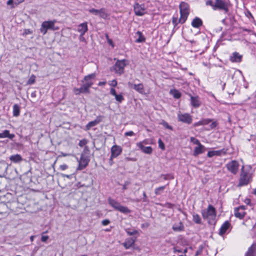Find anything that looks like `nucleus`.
I'll return each mask as SVG.
<instances>
[{
  "mask_svg": "<svg viewBox=\"0 0 256 256\" xmlns=\"http://www.w3.org/2000/svg\"><path fill=\"white\" fill-rule=\"evenodd\" d=\"M106 38H107L108 42V44L110 46H111L112 47H114V44L112 40L108 38V35L106 36Z\"/></svg>",
  "mask_w": 256,
  "mask_h": 256,
  "instance_id": "nucleus-48",
  "label": "nucleus"
},
{
  "mask_svg": "<svg viewBox=\"0 0 256 256\" xmlns=\"http://www.w3.org/2000/svg\"><path fill=\"white\" fill-rule=\"evenodd\" d=\"M202 24V20L198 18H195L192 22V26L195 28H198Z\"/></svg>",
  "mask_w": 256,
  "mask_h": 256,
  "instance_id": "nucleus-23",
  "label": "nucleus"
},
{
  "mask_svg": "<svg viewBox=\"0 0 256 256\" xmlns=\"http://www.w3.org/2000/svg\"><path fill=\"white\" fill-rule=\"evenodd\" d=\"M202 214L204 218H206L210 222L211 220H214L216 216V212L215 208L210 205L206 210L202 212Z\"/></svg>",
  "mask_w": 256,
  "mask_h": 256,
  "instance_id": "nucleus-5",
  "label": "nucleus"
},
{
  "mask_svg": "<svg viewBox=\"0 0 256 256\" xmlns=\"http://www.w3.org/2000/svg\"><path fill=\"white\" fill-rule=\"evenodd\" d=\"M246 256H256V243L248 250Z\"/></svg>",
  "mask_w": 256,
  "mask_h": 256,
  "instance_id": "nucleus-25",
  "label": "nucleus"
},
{
  "mask_svg": "<svg viewBox=\"0 0 256 256\" xmlns=\"http://www.w3.org/2000/svg\"><path fill=\"white\" fill-rule=\"evenodd\" d=\"M142 152L144 154H150L152 152V148L151 146H145Z\"/></svg>",
  "mask_w": 256,
  "mask_h": 256,
  "instance_id": "nucleus-37",
  "label": "nucleus"
},
{
  "mask_svg": "<svg viewBox=\"0 0 256 256\" xmlns=\"http://www.w3.org/2000/svg\"><path fill=\"white\" fill-rule=\"evenodd\" d=\"M110 94L114 96L117 94L114 88H110Z\"/></svg>",
  "mask_w": 256,
  "mask_h": 256,
  "instance_id": "nucleus-51",
  "label": "nucleus"
},
{
  "mask_svg": "<svg viewBox=\"0 0 256 256\" xmlns=\"http://www.w3.org/2000/svg\"><path fill=\"white\" fill-rule=\"evenodd\" d=\"M88 30V24L86 22H84L78 26V32L84 35Z\"/></svg>",
  "mask_w": 256,
  "mask_h": 256,
  "instance_id": "nucleus-18",
  "label": "nucleus"
},
{
  "mask_svg": "<svg viewBox=\"0 0 256 256\" xmlns=\"http://www.w3.org/2000/svg\"><path fill=\"white\" fill-rule=\"evenodd\" d=\"M125 136H131L134 135V132L132 131L127 132L124 134Z\"/></svg>",
  "mask_w": 256,
  "mask_h": 256,
  "instance_id": "nucleus-52",
  "label": "nucleus"
},
{
  "mask_svg": "<svg viewBox=\"0 0 256 256\" xmlns=\"http://www.w3.org/2000/svg\"><path fill=\"white\" fill-rule=\"evenodd\" d=\"M184 225L181 222H179L178 224H174L172 226V229L174 231L180 232L184 230Z\"/></svg>",
  "mask_w": 256,
  "mask_h": 256,
  "instance_id": "nucleus-29",
  "label": "nucleus"
},
{
  "mask_svg": "<svg viewBox=\"0 0 256 256\" xmlns=\"http://www.w3.org/2000/svg\"><path fill=\"white\" fill-rule=\"evenodd\" d=\"M109 84L112 86H116L117 85V81L116 80H113L109 82Z\"/></svg>",
  "mask_w": 256,
  "mask_h": 256,
  "instance_id": "nucleus-45",
  "label": "nucleus"
},
{
  "mask_svg": "<svg viewBox=\"0 0 256 256\" xmlns=\"http://www.w3.org/2000/svg\"><path fill=\"white\" fill-rule=\"evenodd\" d=\"M186 252H187V249L186 248V249H185V250H184V253H186Z\"/></svg>",
  "mask_w": 256,
  "mask_h": 256,
  "instance_id": "nucleus-62",
  "label": "nucleus"
},
{
  "mask_svg": "<svg viewBox=\"0 0 256 256\" xmlns=\"http://www.w3.org/2000/svg\"><path fill=\"white\" fill-rule=\"evenodd\" d=\"M100 122V120H96L94 121L90 122H88L86 126L85 130H90V128L93 126H96Z\"/></svg>",
  "mask_w": 256,
  "mask_h": 256,
  "instance_id": "nucleus-28",
  "label": "nucleus"
},
{
  "mask_svg": "<svg viewBox=\"0 0 256 256\" xmlns=\"http://www.w3.org/2000/svg\"><path fill=\"white\" fill-rule=\"evenodd\" d=\"M89 11L90 13L94 14L96 15L100 13V11L94 8L90 9Z\"/></svg>",
  "mask_w": 256,
  "mask_h": 256,
  "instance_id": "nucleus-46",
  "label": "nucleus"
},
{
  "mask_svg": "<svg viewBox=\"0 0 256 256\" xmlns=\"http://www.w3.org/2000/svg\"><path fill=\"white\" fill-rule=\"evenodd\" d=\"M244 202L246 204H249L250 203V200L249 198H246L244 200Z\"/></svg>",
  "mask_w": 256,
  "mask_h": 256,
  "instance_id": "nucleus-54",
  "label": "nucleus"
},
{
  "mask_svg": "<svg viewBox=\"0 0 256 256\" xmlns=\"http://www.w3.org/2000/svg\"><path fill=\"white\" fill-rule=\"evenodd\" d=\"M49 237L48 236H42L41 238V240L43 242H46V240L48 239Z\"/></svg>",
  "mask_w": 256,
  "mask_h": 256,
  "instance_id": "nucleus-50",
  "label": "nucleus"
},
{
  "mask_svg": "<svg viewBox=\"0 0 256 256\" xmlns=\"http://www.w3.org/2000/svg\"><path fill=\"white\" fill-rule=\"evenodd\" d=\"M70 155V154L62 152L61 155L59 156L58 157L60 156L65 157V156H69Z\"/></svg>",
  "mask_w": 256,
  "mask_h": 256,
  "instance_id": "nucleus-55",
  "label": "nucleus"
},
{
  "mask_svg": "<svg viewBox=\"0 0 256 256\" xmlns=\"http://www.w3.org/2000/svg\"><path fill=\"white\" fill-rule=\"evenodd\" d=\"M222 152V150H212L210 151L208 153V156L209 158H212L214 156H220Z\"/></svg>",
  "mask_w": 256,
  "mask_h": 256,
  "instance_id": "nucleus-32",
  "label": "nucleus"
},
{
  "mask_svg": "<svg viewBox=\"0 0 256 256\" xmlns=\"http://www.w3.org/2000/svg\"><path fill=\"white\" fill-rule=\"evenodd\" d=\"M166 186H162L155 189L154 192L156 194H160L165 189Z\"/></svg>",
  "mask_w": 256,
  "mask_h": 256,
  "instance_id": "nucleus-39",
  "label": "nucleus"
},
{
  "mask_svg": "<svg viewBox=\"0 0 256 256\" xmlns=\"http://www.w3.org/2000/svg\"><path fill=\"white\" fill-rule=\"evenodd\" d=\"M106 84V82H100L98 84V85L100 86H102L105 85Z\"/></svg>",
  "mask_w": 256,
  "mask_h": 256,
  "instance_id": "nucleus-57",
  "label": "nucleus"
},
{
  "mask_svg": "<svg viewBox=\"0 0 256 256\" xmlns=\"http://www.w3.org/2000/svg\"><path fill=\"white\" fill-rule=\"evenodd\" d=\"M193 220L196 224H200L201 222V218L198 214H193Z\"/></svg>",
  "mask_w": 256,
  "mask_h": 256,
  "instance_id": "nucleus-36",
  "label": "nucleus"
},
{
  "mask_svg": "<svg viewBox=\"0 0 256 256\" xmlns=\"http://www.w3.org/2000/svg\"><path fill=\"white\" fill-rule=\"evenodd\" d=\"M206 4L210 6L214 10H221L226 12L228 11L227 4L222 0H208L206 2Z\"/></svg>",
  "mask_w": 256,
  "mask_h": 256,
  "instance_id": "nucleus-1",
  "label": "nucleus"
},
{
  "mask_svg": "<svg viewBox=\"0 0 256 256\" xmlns=\"http://www.w3.org/2000/svg\"><path fill=\"white\" fill-rule=\"evenodd\" d=\"M178 22H179V20H178V18H172V23L174 25H176Z\"/></svg>",
  "mask_w": 256,
  "mask_h": 256,
  "instance_id": "nucleus-53",
  "label": "nucleus"
},
{
  "mask_svg": "<svg viewBox=\"0 0 256 256\" xmlns=\"http://www.w3.org/2000/svg\"><path fill=\"white\" fill-rule=\"evenodd\" d=\"M10 160L16 163L20 162L22 160V158L20 155L16 154L15 155L11 156L10 158Z\"/></svg>",
  "mask_w": 256,
  "mask_h": 256,
  "instance_id": "nucleus-26",
  "label": "nucleus"
},
{
  "mask_svg": "<svg viewBox=\"0 0 256 256\" xmlns=\"http://www.w3.org/2000/svg\"><path fill=\"white\" fill-rule=\"evenodd\" d=\"M83 88H84L83 86H82L80 88H74V92L76 94H79L80 93H84V92L88 93L87 90H85Z\"/></svg>",
  "mask_w": 256,
  "mask_h": 256,
  "instance_id": "nucleus-34",
  "label": "nucleus"
},
{
  "mask_svg": "<svg viewBox=\"0 0 256 256\" xmlns=\"http://www.w3.org/2000/svg\"><path fill=\"white\" fill-rule=\"evenodd\" d=\"M68 168V166L66 164H63L60 166V169L62 170H64Z\"/></svg>",
  "mask_w": 256,
  "mask_h": 256,
  "instance_id": "nucleus-47",
  "label": "nucleus"
},
{
  "mask_svg": "<svg viewBox=\"0 0 256 256\" xmlns=\"http://www.w3.org/2000/svg\"><path fill=\"white\" fill-rule=\"evenodd\" d=\"M128 64V62L126 60H117L115 64L111 68V70L121 75L124 73V68Z\"/></svg>",
  "mask_w": 256,
  "mask_h": 256,
  "instance_id": "nucleus-3",
  "label": "nucleus"
},
{
  "mask_svg": "<svg viewBox=\"0 0 256 256\" xmlns=\"http://www.w3.org/2000/svg\"><path fill=\"white\" fill-rule=\"evenodd\" d=\"M32 34V30L30 29H24L23 30V32L22 35L24 36H26L27 35L30 34Z\"/></svg>",
  "mask_w": 256,
  "mask_h": 256,
  "instance_id": "nucleus-40",
  "label": "nucleus"
},
{
  "mask_svg": "<svg viewBox=\"0 0 256 256\" xmlns=\"http://www.w3.org/2000/svg\"><path fill=\"white\" fill-rule=\"evenodd\" d=\"M190 98V103L194 108H198L201 104V102L198 96H192L189 94Z\"/></svg>",
  "mask_w": 256,
  "mask_h": 256,
  "instance_id": "nucleus-16",
  "label": "nucleus"
},
{
  "mask_svg": "<svg viewBox=\"0 0 256 256\" xmlns=\"http://www.w3.org/2000/svg\"><path fill=\"white\" fill-rule=\"evenodd\" d=\"M55 22V20L44 22L42 24L40 28L41 32H42L44 34H45L47 32V30L49 29L52 30H58V28L54 27Z\"/></svg>",
  "mask_w": 256,
  "mask_h": 256,
  "instance_id": "nucleus-7",
  "label": "nucleus"
},
{
  "mask_svg": "<svg viewBox=\"0 0 256 256\" xmlns=\"http://www.w3.org/2000/svg\"><path fill=\"white\" fill-rule=\"evenodd\" d=\"M242 58V56L240 54L237 52H234L232 54V56H230V60L232 62H241Z\"/></svg>",
  "mask_w": 256,
  "mask_h": 256,
  "instance_id": "nucleus-21",
  "label": "nucleus"
},
{
  "mask_svg": "<svg viewBox=\"0 0 256 256\" xmlns=\"http://www.w3.org/2000/svg\"><path fill=\"white\" fill-rule=\"evenodd\" d=\"M190 142H192L194 144H196L197 146L199 145L200 144H201L198 140L194 137H192L190 138Z\"/></svg>",
  "mask_w": 256,
  "mask_h": 256,
  "instance_id": "nucleus-42",
  "label": "nucleus"
},
{
  "mask_svg": "<svg viewBox=\"0 0 256 256\" xmlns=\"http://www.w3.org/2000/svg\"><path fill=\"white\" fill-rule=\"evenodd\" d=\"M180 256H186V255H180Z\"/></svg>",
  "mask_w": 256,
  "mask_h": 256,
  "instance_id": "nucleus-64",
  "label": "nucleus"
},
{
  "mask_svg": "<svg viewBox=\"0 0 256 256\" xmlns=\"http://www.w3.org/2000/svg\"><path fill=\"white\" fill-rule=\"evenodd\" d=\"M110 223V221L108 220H103L102 224L103 226H107Z\"/></svg>",
  "mask_w": 256,
  "mask_h": 256,
  "instance_id": "nucleus-49",
  "label": "nucleus"
},
{
  "mask_svg": "<svg viewBox=\"0 0 256 256\" xmlns=\"http://www.w3.org/2000/svg\"><path fill=\"white\" fill-rule=\"evenodd\" d=\"M20 112L19 106L17 104H14L13 106V116H19Z\"/></svg>",
  "mask_w": 256,
  "mask_h": 256,
  "instance_id": "nucleus-33",
  "label": "nucleus"
},
{
  "mask_svg": "<svg viewBox=\"0 0 256 256\" xmlns=\"http://www.w3.org/2000/svg\"><path fill=\"white\" fill-rule=\"evenodd\" d=\"M128 232V234H129V235H132L136 233L135 232Z\"/></svg>",
  "mask_w": 256,
  "mask_h": 256,
  "instance_id": "nucleus-59",
  "label": "nucleus"
},
{
  "mask_svg": "<svg viewBox=\"0 0 256 256\" xmlns=\"http://www.w3.org/2000/svg\"><path fill=\"white\" fill-rule=\"evenodd\" d=\"M143 142V144H148V140H144L142 142Z\"/></svg>",
  "mask_w": 256,
  "mask_h": 256,
  "instance_id": "nucleus-58",
  "label": "nucleus"
},
{
  "mask_svg": "<svg viewBox=\"0 0 256 256\" xmlns=\"http://www.w3.org/2000/svg\"><path fill=\"white\" fill-rule=\"evenodd\" d=\"M122 148L118 145H114L110 149L111 155L110 160H112L114 158H116L120 156L122 152Z\"/></svg>",
  "mask_w": 256,
  "mask_h": 256,
  "instance_id": "nucleus-11",
  "label": "nucleus"
},
{
  "mask_svg": "<svg viewBox=\"0 0 256 256\" xmlns=\"http://www.w3.org/2000/svg\"><path fill=\"white\" fill-rule=\"evenodd\" d=\"M128 86L133 88L134 90H136L138 92L141 94H144V89L143 84H132L130 82H129L128 84Z\"/></svg>",
  "mask_w": 256,
  "mask_h": 256,
  "instance_id": "nucleus-14",
  "label": "nucleus"
},
{
  "mask_svg": "<svg viewBox=\"0 0 256 256\" xmlns=\"http://www.w3.org/2000/svg\"><path fill=\"white\" fill-rule=\"evenodd\" d=\"M36 81V76L34 74H32L28 80L27 82V84L28 85H31L34 84L35 82Z\"/></svg>",
  "mask_w": 256,
  "mask_h": 256,
  "instance_id": "nucleus-35",
  "label": "nucleus"
},
{
  "mask_svg": "<svg viewBox=\"0 0 256 256\" xmlns=\"http://www.w3.org/2000/svg\"><path fill=\"white\" fill-rule=\"evenodd\" d=\"M180 16L179 23L184 24L186 20L190 13L189 6L188 4L182 2L180 5Z\"/></svg>",
  "mask_w": 256,
  "mask_h": 256,
  "instance_id": "nucleus-2",
  "label": "nucleus"
},
{
  "mask_svg": "<svg viewBox=\"0 0 256 256\" xmlns=\"http://www.w3.org/2000/svg\"><path fill=\"white\" fill-rule=\"evenodd\" d=\"M24 1V0H8L7 2V4L10 6L12 8H14Z\"/></svg>",
  "mask_w": 256,
  "mask_h": 256,
  "instance_id": "nucleus-27",
  "label": "nucleus"
},
{
  "mask_svg": "<svg viewBox=\"0 0 256 256\" xmlns=\"http://www.w3.org/2000/svg\"><path fill=\"white\" fill-rule=\"evenodd\" d=\"M210 122V120L209 119H204L202 120H200L198 122H195L194 124V126H202V125H206L209 124Z\"/></svg>",
  "mask_w": 256,
  "mask_h": 256,
  "instance_id": "nucleus-30",
  "label": "nucleus"
},
{
  "mask_svg": "<svg viewBox=\"0 0 256 256\" xmlns=\"http://www.w3.org/2000/svg\"><path fill=\"white\" fill-rule=\"evenodd\" d=\"M245 206H241L234 209V215L236 218H242L246 215Z\"/></svg>",
  "mask_w": 256,
  "mask_h": 256,
  "instance_id": "nucleus-13",
  "label": "nucleus"
},
{
  "mask_svg": "<svg viewBox=\"0 0 256 256\" xmlns=\"http://www.w3.org/2000/svg\"><path fill=\"white\" fill-rule=\"evenodd\" d=\"M115 99L119 103H121L123 100H124V96L122 95V94H116L115 96Z\"/></svg>",
  "mask_w": 256,
  "mask_h": 256,
  "instance_id": "nucleus-38",
  "label": "nucleus"
},
{
  "mask_svg": "<svg viewBox=\"0 0 256 256\" xmlns=\"http://www.w3.org/2000/svg\"><path fill=\"white\" fill-rule=\"evenodd\" d=\"M90 159L88 158L86 156L82 154L80 159L78 160V166L77 168V170H82L84 169L88 165Z\"/></svg>",
  "mask_w": 256,
  "mask_h": 256,
  "instance_id": "nucleus-10",
  "label": "nucleus"
},
{
  "mask_svg": "<svg viewBox=\"0 0 256 256\" xmlns=\"http://www.w3.org/2000/svg\"><path fill=\"white\" fill-rule=\"evenodd\" d=\"M80 41H82V42H85L86 41L85 38L83 36V35H81V34H80Z\"/></svg>",
  "mask_w": 256,
  "mask_h": 256,
  "instance_id": "nucleus-56",
  "label": "nucleus"
},
{
  "mask_svg": "<svg viewBox=\"0 0 256 256\" xmlns=\"http://www.w3.org/2000/svg\"><path fill=\"white\" fill-rule=\"evenodd\" d=\"M160 124L162 125L164 128H168V129H170V130H172V127L170 126L168 122H166L164 121V120H162L161 122H160Z\"/></svg>",
  "mask_w": 256,
  "mask_h": 256,
  "instance_id": "nucleus-41",
  "label": "nucleus"
},
{
  "mask_svg": "<svg viewBox=\"0 0 256 256\" xmlns=\"http://www.w3.org/2000/svg\"><path fill=\"white\" fill-rule=\"evenodd\" d=\"M64 176L68 178H70V177L69 175H64Z\"/></svg>",
  "mask_w": 256,
  "mask_h": 256,
  "instance_id": "nucleus-61",
  "label": "nucleus"
},
{
  "mask_svg": "<svg viewBox=\"0 0 256 256\" xmlns=\"http://www.w3.org/2000/svg\"><path fill=\"white\" fill-rule=\"evenodd\" d=\"M134 10L136 15L142 16L146 13V10L144 6L136 4L134 6Z\"/></svg>",
  "mask_w": 256,
  "mask_h": 256,
  "instance_id": "nucleus-15",
  "label": "nucleus"
},
{
  "mask_svg": "<svg viewBox=\"0 0 256 256\" xmlns=\"http://www.w3.org/2000/svg\"><path fill=\"white\" fill-rule=\"evenodd\" d=\"M34 236H32L30 237V240L31 242H32L34 240Z\"/></svg>",
  "mask_w": 256,
  "mask_h": 256,
  "instance_id": "nucleus-60",
  "label": "nucleus"
},
{
  "mask_svg": "<svg viewBox=\"0 0 256 256\" xmlns=\"http://www.w3.org/2000/svg\"><path fill=\"white\" fill-rule=\"evenodd\" d=\"M254 193L256 194V188L254 190Z\"/></svg>",
  "mask_w": 256,
  "mask_h": 256,
  "instance_id": "nucleus-63",
  "label": "nucleus"
},
{
  "mask_svg": "<svg viewBox=\"0 0 256 256\" xmlns=\"http://www.w3.org/2000/svg\"><path fill=\"white\" fill-rule=\"evenodd\" d=\"M96 74L94 73L86 76L83 80L84 89L89 92V88L93 84V80L95 79Z\"/></svg>",
  "mask_w": 256,
  "mask_h": 256,
  "instance_id": "nucleus-6",
  "label": "nucleus"
},
{
  "mask_svg": "<svg viewBox=\"0 0 256 256\" xmlns=\"http://www.w3.org/2000/svg\"><path fill=\"white\" fill-rule=\"evenodd\" d=\"M226 167L231 173L236 174L239 168V164L237 161L232 160L226 164Z\"/></svg>",
  "mask_w": 256,
  "mask_h": 256,
  "instance_id": "nucleus-9",
  "label": "nucleus"
},
{
  "mask_svg": "<svg viewBox=\"0 0 256 256\" xmlns=\"http://www.w3.org/2000/svg\"><path fill=\"white\" fill-rule=\"evenodd\" d=\"M158 146H159V148H160L162 150H164V148H165V146H164V142H162V140H161V139H159L158 140Z\"/></svg>",
  "mask_w": 256,
  "mask_h": 256,
  "instance_id": "nucleus-43",
  "label": "nucleus"
},
{
  "mask_svg": "<svg viewBox=\"0 0 256 256\" xmlns=\"http://www.w3.org/2000/svg\"><path fill=\"white\" fill-rule=\"evenodd\" d=\"M135 240L132 238H126L124 242L122 244L125 248L126 249H128L130 248L134 244Z\"/></svg>",
  "mask_w": 256,
  "mask_h": 256,
  "instance_id": "nucleus-19",
  "label": "nucleus"
},
{
  "mask_svg": "<svg viewBox=\"0 0 256 256\" xmlns=\"http://www.w3.org/2000/svg\"><path fill=\"white\" fill-rule=\"evenodd\" d=\"M136 146L142 151L144 150V147H145L144 146L143 142H139L136 143Z\"/></svg>",
  "mask_w": 256,
  "mask_h": 256,
  "instance_id": "nucleus-44",
  "label": "nucleus"
},
{
  "mask_svg": "<svg viewBox=\"0 0 256 256\" xmlns=\"http://www.w3.org/2000/svg\"><path fill=\"white\" fill-rule=\"evenodd\" d=\"M170 93L175 98L178 99V98H180L181 96L180 92L178 90L176 89L171 90L170 92Z\"/></svg>",
  "mask_w": 256,
  "mask_h": 256,
  "instance_id": "nucleus-31",
  "label": "nucleus"
},
{
  "mask_svg": "<svg viewBox=\"0 0 256 256\" xmlns=\"http://www.w3.org/2000/svg\"><path fill=\"white\" fill-rule=\"evenodd\" d=\"M135 37L137 38L136 40V42L140 43L144 42L146 40L144 36L142 34L140 31H138L136 33Z\"/></svg>",
  "mask_w": 256,
  "mask_h": 256,
  "instance_id": "nucleus-24",
  "label": "nucleus"
},
{
  "mask_svg": "<svg viewBox=\"0 0 256 256\" xmlns=\"http://www.w3.org/2000/svg\"><path fill=\"white\" fill-rule=\"evenodd\" d=\"M205 151L204 146L202 144H200L195 147L194 151V155L196 156L204 152Z\"/></svg>",
  "mask_w": 256,
  "mask_h": 256,
  "instance_id": "nucleus-20",
  "label": "nucleus"
},
{
  "mask_svg": "<svg viewBox=\"0 0 256 256\" xmlns=\"http://www.w3.org/2000/svg\"><path fill=\"white\" fill-rule=\"evenodd\" d=\"M14 136V134H10L8 130H4L2 132H0V138H8L12 140Z\"/></svg>",
  "mask_w": 256,
  "mask_h": 256,
  "instance_id": "nucleus-22",
  "label": "nucleus"
},
{
  "mask_svg": "<svg viewBox=\"0 0 256 256\" xmlns=\"http://www.w3.org/2000/svg\"><path fill=\"white\" fill-rule=\"evenodd\" d=\"M108 200L109 204L115 210L124 214H128L130 212V210L127 207L121 205L114 200L109 198Z\"/></svg>",
  "mask_w": 256,
  "mask_h": 256,
  "instance_id": "nucleus-4",
  "label": "nucleus"
},
{
  "mask_svg": "<svg viewBox=\"0 0 256 256\" xmlns=\"http://www.w3.org/2000/svg\"><path fill=\"white\" fill-rule=\"evenodd\" d=\"M178 118L179 121L187 124H190L192 122V116L188 113L183 114L179 112Z\"/></svg>",
  "mask_w": 256,
  "mask_h": 256,
  "instance_id": "nucleus-8",
  "label": "nucleus"
},
{
  "mask_svg": "<svg viewBox=\"0 0 256 256\" xmlns=\"http://www.w3.org/2000/svg\"><path fill=\"white\" fill-rule=\"evenodd\" d=\"M250 175L246 172L242 171L238 184L239 186H243L246 185L250 182Z\"/></svg>",
  "mask_w": 256,
  "mask_h": 256,
  "instance_id": "nucleus-12",
  "label": "nucleus"
},
{
  "mask_svg": "<svg viewBox=\"0 0 256 256\" xmlns=\"http://www.w3.org/2000/svg\"><path fill=\"white\" fill-rule=\"evenodd\" d=\"M230 227V224L228 221L225 222L221 226L218 234L220 236H222L226 233Z\"/></svg>",
  "mask_w": 256,
  "mask_h": 256,
  "instance_id": "nucleus-17",
  "label": "nucleus"
}]
</instances>
